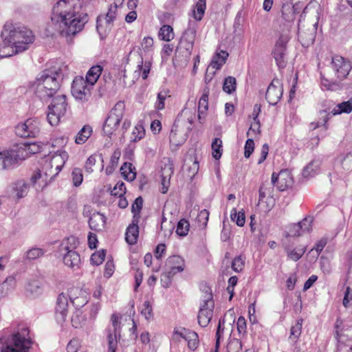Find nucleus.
Returning <instances> with one entry per match:
<instances>
[{"instance_id":"nucleus-1","label":"nucleus","mask_w":352,"mask_h":352,"mask_svg":"<svg viewBox=\"0 0 352 352\" xmlns=\"http://www.w3.org/2000/svg\"><path fill=\"white\" fill-rule=\"evenodd\" d=\"M81 6L80 0H59L52 9L49 34L67 38L81 31L89 20L87 13L80 12Z\"/></svg>"},{"instance_id":"nucleus-2","label":"nucleus","mask_w":352,"mask_h":352,"mask_svg":"<svg viewBox=\"0 0 352 352\" xmlns=\"http://www.w3.org/2000/svg\"><path fill=\"white\" fill-rule=\"evenodd\" d=\"M4 45H7L12 54L21 53L29 48L34 41L32 31L25 26L7 22L1 32Z\"/></svg>"},{"instance_id":"nucleus-3","label":"nucleus","mask_w":352,"mask_h":352,"mask_svg":"<svg viewBox=\"0 0 352 352\" xmlns=\"http://www.w3.org/2000/svg\"><path fill=\"white\" fill-rule=\"evenodd\" d=\"M61 80V74L58 70L45 69L38 74L32 87L41 100H48L59 90Z\"/></svg>"},{"instance_id":"nucleus-4","label":"nucleus","mask_w":352,"mask_h":352,"mask_svg":"<svg viewBox=\"0 0 352 352\" xmlns=\"http://www.w3.org/2000/svg\"><path fill=\"white\" fill-rule=\"evenodd\" d=\"M330 67L333 76L330 79L322 78L321 85L328 90L337 91L342 88L341 82L349 75L352 69L351 62L339 55L332 57Z\"/></svg>"},{"instance_id":"nucleus-5","label":"nucleus","mask_w":352,"mask_h":352,"mask_svg":"<svg viewBox=\"0 0 352 352\" xmlns=\"http://www.w3.org/2000/svg\"><path fill=\"white\" fill-rule=\"evenodd\" d=\"M78 243L77 238L71 236L64 240L60 246V251L65 252L62 253L65 265L74 270L78 269L80 264V255L74 250Z\"/></svg>"},{"instance_id":"nucleus-6","label":"nucleus","mask_w":352,"mask_h":352,"mask_svg":"<svg viewBox=\"0 0 352 352\" xmlns=\"http://www.w3.org/2000/svg\"><path fill=\"white\" fill-rule=\"evenodd\" d=\"M125 104L119 101L109 111L103 125L104 133L110 137L118 128L124 114Z\"/></svg>"},{"instance_id":"nucleus-7","label":"nucleus","mask_w":352,"mask_h":352,"mask_svg":"<svg viewBox=\"0 0 352 352\" xmlns=\"http://www.w3.org/2000/svg\"><path fill=\"white\" fill-rule=\"evenodd\" d=\"M67 107L66 96L58 95L54 97L52 103L48 106L47 119L52 126H56L60 118L65 114Z\"/></svg>"},{"instance_id":"nucleus-8","label":"nucleus","mask_w":352,"mask_h":352,"mask_svg":"<svg viewBox=\"0 0 352 352\" xmlns=\"http://www.w3.org/2000/svg\"><path fill=\"white\" fill-rule=\"evenodd\" d=\"M28 329H24L22 333H16L8 340L6 346H2L1 352H28L31 346L32 341L25 337Z\"/></svg>"},{"instance_id":"nucleus-9","label":"nucleus","mask_w":352,"mask_h":352,"mask_svg":"<svg viewBox=\"0 0 352 352\" xmlns=\"http://www.w3.org/2000/svg\"><path fill=\"white\" fill-rule=\"evenodd\" d=\"M92 87L82 77H76L72 85V96L82 103L86 102L91 96Z\"/></svg>"},{"instance_id":"nucleus-10","label":"nucleus","mask_w":352,"mask_h":352,"mask_svg":"<svg viewBox=\"0 0 352 352\" xmlns=\"http://www.w3.org/2000/svg\"><path fill=\"white\" fill-rule=\"evenodd\" d=\"M53 153L54 155L52 156V162L46 163L43 168L46 170L45 174L49 175H56L68 159V154L65 151L58 149L53 151Z\"/></svg>"},{"instance_id":"nucleus-11","label":"nucleus","mask_w":352,"mask_h":352,"mask_svg":"<svg viewBox=\"0 0 352 352\" xmlns=\"http://www.w3.org/2000/svg\"><path fill=\"white\" fill-rule=\"evenodd\" d=\"M39 125V122L36 120L28 119L25 122L17 124L15 132L21 138L36 137L40 132Z\"/></svg>"},{"instance_id":"nucleus-12","label":"nucleus","mask_w":352,"mask_h":352,"mask_svg":"<svg viewBox=\"0 0 352 352\" xmlns=\"http://www.w3.org/2000/svg\"><path fill=\"white\" fill-rule=\"evenodd\" d=\"M289 37L287 35H280L275 43L274 50L272 52L273 56L276 62L278 67L283 68L286 65L285 56L287 43Z\"/></svg>"},{"instance_id":"nucleus-13","label":"nucleus","mask_w":352,"mask_h":352,"mask_svg":"<svg viewBox=\"0 0 352 352\" xmlns=\"http://www.w3.org/2000/svg\"><path fill=\"white\" fill-rule=\"evenodd\" d=\"M25 157L20 151H7L0 152V166L2 169H9L14 166L19 161L23 160Z\"/></svg>"},{"instance_id":"nucleus-14","label":"nucleus","mask_w":352,"mask_h":352,"mask_svg":"<svg viewBox=\"0 0 352 352\" xmlns=\"http://www.w3.org/2000/svg\"><path fill=\"white\" fill-rule=\"evenodd\" d=\"M283 89L280 80L277 78L272 80L265 93V98L270 105H276L283 96Z\"/></svg>"},{"instance_id":"nucleus-15","label":"nucleus","mask_w":352,"mask_h":352,"mask_svg":"<svg viewBox=\"0 0 352 352\" xmlns=\"http://www.w3.org/2000/svg\"><path fill=\"white\" fill-rule=\"evenodd\" d=\"M272 184L278 190L284 191L292 184V177L289 171L287 169L280 170L278 174L273 173L272 175Z\"/></svg>"},{"instance_id":"nucleus-16","label":"nucleus","mask_w":352,"mask_h":352,"mask_svg":"<svg viewBox=\"0 0 352 352\" xmlns=\"http://www.w3.org/2000/svg\"><path fill=\"white\" fill-rule=\"evenodd\" d=\"M189 122V126L187 127V130L185 133H181L179 126V123H174L170 135H169V139L170 142L175 145L179 146L182 144L187 138V133L191 129V125L192 124V118H188Z\"/></svg>"},{"instance_id":"nucleus-17","label":"nucleus","mask_w":352,"mask_h":352,"mask_svg":"<svg viewBox=\"0 0 352 352\" xmlns=\"http://www.w3.org/2000/svg\"><path fill=\"white\" fill-rule=\"evenodd\" d=\"M55 311L56 320L58 322H64L68 311V298L64 293L59 294L57 298Z\"/></svg>"},{"instance_id":"nucleus-18","label":"nucleus","mask_w":352,"mask_h":352,"mask_svg":"<svg viewBox=\"0 0 352 352\" xmlns=\"http://www.w3.org/2000/svg\"><path fill=\"white\" fill-rule=\"evenodd\" d=\"M69 297L71 302L77 309L82 307L88 302L86 292L78 288H71L69 290Z\"/></svg>"},{"instance_id":"nucleus-19","label":"nucleus","mask_w":352,"mask_h":352,"mask_svg":"<svg viewBox=\"0 0 352 352\" xmlns=\"http://www.w3.org/2000/svg\"><path fill=\"white\" fill-rule=\"evenodd\" d=\"M166 266L170 273L176 274L178 272H182L184 270L185 261L182 257L178 255H173L169 256L166 263Z\"/></svg>"},{"instance_id":"nucleus-20","label":"nucleus","mask_w":352,"mask_h":352,"mask_svg":"<svg viewBox=\"0 0 352 352\" xmlns=\"http://www.w3.org/2000/svg\"><path fill=\"white\" fill-rule=\"evenodd\" d=\"M106 217L100 212H94L89 220V228L95 231L99 232L104 228Z\"/></svg>"},{"instance_id":"nucleus-21","label":"nucleus","mask_w":352,"mask_h":352,"mask_svg":"<svg viewBox=\"0 0 352 352\" xmlns=\"http://www.w3.org/2000/svg\"><path fill=\"white\" fill-rule=\"evenodd\" d=\"M138 223V219H133L132 223L129 225L126 229L125 239L130 245H133L137 242L139 236V228Z\"/></svg>"},{"instance_id":"nucleus-22","label":"nucleus","mask_w":352,"mask_h":352,"mask_svg":"<svg viewBox=\"0 0 352 352\" xmlns=\"http://www.w3.org/2000/svg\"><path fill=\"white\" fill-rule=\"evenodd\" d=\"M197 23L195 21H190L188 22V28L184 32L180 41L195 43L197 36Z\"/></svg>"},{"instance_id":"nucleus-23","label":"nucleus","mask_w":352,"mask_h":352,"mask_svg":"<svg viewBox=\"0 0 352 352\" xmlns=\"http://www.w3.org/2000/svg\"><path fill=\"white\" fill-rule=\"evenodd\" d=\"M118 6L116 4L111 5L109 10L104 17L98 16L97 19L96 28L100 32V28L102 25V22L104 20L105 23L109 25L115 20L117 15Z\"/></svg>"},{"instance_id":"nucleus-24","label":"nucleus","mask_w":352,"mask_h":352,"mask_svg":"<svg viewBox=\"0 0 352 352\" xmlns=\"http://www.w3.org/2000/svg\"><path fill=\"white\" fill-rule=\"evenodd\" d=\"M151 68V60H146L143 61V58H141V61L137 65L136 69L134 71V76L137 78L142 76V79L146 80L150 72Z\"/></svg>"},{"instance_id":"nucleus-25","label":"nucleus","mask_w":352,"mask_h":352,"mask_svg":"<svg viewBox=\"0 0 352 352\" xmlns=\"http://www.w3.org/2000/svg\"><path fill=\"white\" fill-rule=\"evenodd\" d=\"M229 54L226 51L217 52L212 57L210 67L215 69H219L225 63Z\"/></svg>"},{"instance_id":"nucleus-26","label":"nucleus","mask_w":352,"mask_h":352,"mask_svg":"<svg viewBox=\"0 0 352 352\" xmlns=\"http://www.w3.org/2000/svg\"><path fill=\"white\" fill-rule=\"evenodd\" d=\"M102 72V67L100 65L91 67L87 73L85 81L93 87L100 76Z\"/></svg>"},{"instance_id":"nucleus-27","label":"nucleus","mask_w":352,"mask_h":352,"mask_svg":"<svg viewBox=\"0 0 352 352\" xmlns=\"http://www.w3.org/2000/svg\"><path fill=\"white\" fill-rule=\"evenodd\" d=\"M214 302L210 288L206 287L202 300L200 302V307L206 311H213Z\"/></svg>"},{"instance_id":"nucleus-28","label":"nucleus","mask_w":352,"mask_h":352,"mask_svg":"<svg viewBox=\"0 0 352 352\" xmlns=\"http://www.w3.org/2000/svg\"><path fill=\"white\" fill-rule=\"evenodd\" d=\"M315 28H313L307 33L301 31L300 28H298V38L300 41L303 47H309L310 45L313 44L315 41Z\"/></svg>"},{"instance_id":"nucleus-29","label":"nucleus","mask_w":352,"mask_h":352,"mask_svg":"<svg viewBox=\"0 0 352 352\" xmlns=\"http://www.w3.org/2000/svg\"><path fill=\"white\" fill-rule=\"evenodd\" d=\"M210 94V89L208 87H206L204 89L203 94L199 99L198 104V117L199 119H201V116L202 114H204L208 109V97Z\"/></svg>"},{"instance_id":"nucleus-30","label":"nucleus","mask_w":352,"mask_h":352,"mask_svg":"<svg viewBox=\"0 0 352 352\" xmlns=\"http://www.w3.org/2000/svg\"><path fill=\"white\" fill-rule=\"evenodd\" d=\"M120 173L125 179L130 182L133 181L136 177L135 168L129 162H124L122 165Z\"/></svg>"},{"instance_id":"nucleus-31","label":"nucleus","mask_w":352,"mask_h":352,"mask_svg":"<svg viewBox=\"0 0 352 352\" xmlns=\"http://www.w3.org/2000/svg\"><path fill=\"white\" fill-rule=\"evenodd\" d=\"M182 330L185 331L184 340L187 341L188 348L192 351L195 350L199 342L197 333L185 328H183Z\"/></svg>"},{"instance_id":"nucleus-32","label":"nucleus","mask_w":352,"mask_h":352,"mask_svg":"<svg viewBox=\"0 0 352 352\" xmlns=\"http://www.w3.org/2000/svg\"><path fill=\"white\" fill-rule=\"evenodd\" d=\"M320 164L321 163L318 160L311 161L309 164L304 168L302 173V176L305 178L315 176L318 172Z\"/></svg>"},{"instance_id":"nucleus-33","label":"nucleus","mask_w":352,"mask_h":352,"mask_svg":"<svg viewBox=\"0 0 352 352\" xmlns=\"http://www.w3.org/2000/svg\"><path fill=\"white\" fill-rule=\"evenodd\" d=\"M185 166H188V175L194 177L199 171V164L197 158L190 155L185 161Z\"/></svg>"},{"instance_id":"nucleus-34","label":"nucleus","mask_w":352,"mask_h":352,"mask_svg":"<svg viewBox=\"0 0 352 352\" xmlns=\"http://www.w3.org/2000/svg\"><path fill=\"white\" fill-rule=\"evenodd\" d=\"M213 316V311H206L203 308H199L197 320L201 327H206L210 323Z\"/></svg>"},{"instance_id":"nucleus-35","label":"nucleus","mask_w":352,"mask_h":352,"mask_svg":"<svg viewBox=\"0 0 352 352\" xmlns=\"http://www.w3.org/2000/svg\"><path fill=\"white\" fill-rule=\"evenodd\" d=\"M12 190L18 198H22L28 194V184L23 180H19L12 184Z\"/></svg>"},{"instance_id":"nucleus-36","label":"nucleus","mask_w":352,"mask_h":352,"mask_svg":"<svg viewBox=\"0 0 352 352\" xmlns=\"http://www.w3.org/2000/svg\"><path fill=\"white\" fill-rule=\"evenodd\" d=\"M92 133V128L89 125H85L78 133L75 142L78 144H84Z\"/></svg>"},{"instance_id":"nucleus-37","label":"nucleus","mask_w":352,"mask_h":352,"mask_svg":"<svg viewBox=\"0 0 352 352\" xmlns=\"http://www.w3.org/2000/svg\"><path fill=\"white\" fill-rule=\"evenodd\" d=\"M302 319H298L296 324L291 327L289 340L292 341L294 343L297 342L298 339L302 333Z\"/></svg>"},{"instance_id":"nucleus-38","label":"nucleus","mask_w":352,"mask_h":352,"mask_svg":"<svg viewBox=\"0 0 352 352\" xmlns=\"http://www.w3.org/2000/svg\"><path fill=\"white\" fill-rule=\"evenodd\" d=\"M225 324H226L225 318H220L219 321L217 329L216 331V335H215L216 343H215V349H214V352H218V351H219L220 341L221 339L223 338L224 331L226 329Z\"/></svg>"},{"instance_id":"nucleus-39","label":"nucleus","mask_w":352,"mask_h":352,"mask_svg":"<svg viewBox=\"0 0 352 352\" xmlns=\"http://www.w3.org/2000/svg\"><path fill=\"white\" fill-rule=\"evenodd\" d=\"M158 36L161 40L165 41H171L172 39H173L175 36L173 28L168 25H162V28L160 29Z\"/></svg>"},{"instance_id":"nucleus-40","label":"nucleus","mask_w":352,"mask_h":352,"mask_svg":"<svg viewBox=\"0 0 352 352\" xmlns=\"http://www.w3.org/2000/svg\"><path fill=\"white\" fill-rule=\"evenodd\" d=\"M206 8V0H199L193 10V17L196 21H201L204 16Z\"/></svg>"},{"instance_id":"nucleus-41","label":"nucleus","mask_w":352,"mask_h":352,"mask_svg":"<svg viewBox=\"0 0 352 352\" xmlns=\"http://www.w3.org/2000/svg\"><path fill=\"white\" fill-rule=\"evenodd\" d=\"M121 153L119 150H116L111 156L109 165L106 167L105 172L107 175L111 174L117 167L120 157Z\"/></svg>"},{"instance_id":"nucleus-42","label":"nucleus","mask_w":352,"mask_h":352,"mask_svg":"<svg viewBox=\"0 0 352 352\" xmlns=\"http://www.w3.org/2000/svg\"><path fill=\"white\" fill-rule=\"evenodd\" d=\"M45 252L46 251L44 249L32 248L25 252V258L29 261H33L42 257Z\"/></svg>"},{"instance_id":"nucleus-43","label":"nucleus","mask_w":352,"mask_h":352,"mask_svg":"<svg viewBox=\"0 0 352 352\" xmlns=\"http://www.w3.org/2000/svg\"><path fill=\"white\" fill-rule=\"evenodd\" d=\"M352 111V98L348 101L343 102L336 107L332 113L333 115L340 114L342 113H350Z\"/></svg>"},{"instance_id":"nucleus-44","label":"nucleus","mask_w":352,"mask_h":352,"mask_svg":"<svg viewBox=\"0 0 352 352\" xmlns=\"http://www.w3.org/2000/svg\"><path fill=\"white\" fill-rule=\"evenodd\" d=\"M236 88V80L234 77L228 76L225 78L223 85V90L227 94H232L235 91Z\"/></svg>"},{"instance_id":"nucleus-45","label":"nucleus","mask_w":352,"mask_h":352,"mask_svg":"<svg viewBox=\"0 0 352 352\" xmlns=\"http://www.w3.org/2000/svg\"><path fill=\"white\" fill-rule=\"evenodd\" d=\"M230 219L235 221L238 226L242 227L245 224V216L243 212H237L236 208H233L230 212Z\"/></svg>"},{"instance_id":"nucleus-46","label":"nucleus","mask_w":352,"mask_h":352,"mask_svg":"<svg viewBox=\"0 0 352 352\" xmlns=\"http://www.w3.org/2000/svg\"><path fill=\"white\" fill-rule=\"evenodd\" d=\"M329 113H327L326 110H323L320 111V120L317 121L316 122H311V127L312 129H316V128H318L321 126H324L325 129H327V126H326L327 122H328L329 119Z\"/></svg>"},{"instance_id":"nucleus-47","label":"nucleus","mask_w":352,"mask_h":352,"mask_svg":"<svg viewBox=\"0 0 352 352\" xmlns=\"http://www.w3.org/2000/svg\"><path fill=\"white\" fill-rule=\"evenodd\" d=\"M222 141L219 138H215L212 142V156L219 160L222 155Z\"/></svg>"},{"instance_id":"nucleus-48","label":"nucleus","mask_w":352,"mask_h":352,"mask_svg":"<svg viewBox=\"0 0 352 352\" xmlns=\"http://www.w3.org/2000/svg\"><path fill=\"white\" fill-rule=\"evenodd\" d=\"M312 221L313 219L311 217H305L302 219V221L298 223L297 224H294V228L301 229L303 234L305 232H309L311 230Z\"/></svg>"},{"instance_id":"nucleus-49","label":"nucleus","mask_w":352,"mask_h":352,"mask_svg":"<svg viewBox=\"0 0 352 352\" xmlns=\"http://www.w3.org/2000/svg\"><path fill=\"white\" fill-rule=\"evenodd\" d=\"M189 228L190 224L188 221L185 219H182L177 223L176 233L181 236H186L188 233Z\"/></svg>"},{"instance_id":"nucleus-50","label":"nucleus","mask_w":352,"mask_h":352,"mask_svg":"<svg viewBox=\"0 0 352 352\" xmlns=\"http://www.w3.org/2000/svg\"><path fill=\"white\" fill-rule=\"evenodd\" d=\"M226 349L227 352H241L242 344L239 339L230 338Z\"/></svg>"},{"instance_id":"nucleus-51","label":"nucleus","mask_w":352,"mask_h":352,"mask_svg":"<svg viewBox=\"0 0 352 352\" xmlns=\"http://www.w3.org/2000/svg\"><path fill=\"white\" fill-rule=\"evenodd\" d=\"M168 91L162 90L157 94V101L155 102V109L157 110H162L164 109V101L167 97H169Z\"/></svg>"},{"instance_id":"nucleus-52","label":"nucleus","mask_w":352,"mask_h":352,"mask_svg":"<svg viewBox=\"0 0 352 352\" xmlns=\"http://www.w3.org/2000/svg\"><path fill=\"white\" fill-rule=\"evenodd\" d=\"M142 198L141 197H137L131 207V211L133 213V219H138L140 218V212L142 208Z\"/></svg>"},{"instance_id":"nucleus-53","label":"nucleus","mask_w":352,"mask_h":352,"mask_svg":"<svg viewBox=\"0 0 352 352\" xmlns=\"http://www.w3.org/2000/svg\"><path fill=\"white\" fill-rule=\"evenodd\" d=\"M105 256L106 250H100L91 255V262L94 265H99L104 261Z\"/></svg>"},{"instance_id":"nucleus-54","label":"nucleus","mask_w":352,"mask_h":352,"mask_svg":"<svg viewBox=\"0 0 352 352\" xmlns=\"http://www.w3.org/2000/svg\"><path fill=\"white\" fill-rule=\"evenodd\" d=\"M306 251V248H295L287 252V256L293 261L299 260Z\"/></svg>"},{"instance_id":"nucleus-55","label":"nucleus","mask_w":352,"mask_h":352,"mask_svg":"<svg viewBox=\"0 0 352 352\" xmlns=\"http://www.w3.org/2000/svg\"><path fill=\"white\" fill-rule=\"evenodd\" d=\"M209 219L208 210L204 209L199 212L197 217V221L200 227L205 228Z\"/></svg>"},{"instance_id":"nucleus-56","label":"nucleus","mask_w":352,"mask_h":352,"mask_svg":"<svg viewBox=\"0 0 352 352\" xmlns=\"http://www.w3.org/2000/svg\"><path fill=\"white\" fill-rule=\"evenodd\" d=\"M245 266V258L242 256H236L232 263V268L235 272H241Z\"/></svg>"},{"instance_id":"nucleus-57","label":"nucleus","mask_w":352,"mask_h":352,"mask_svg":"<svg viewBox=\"0 0 352 352\" xmlns=\"http://www.w3.org/2000/svg\"><path fill=\"white\" fill-rule=\"evenodd\" d=\"M144 134H145V130L144 129V126H142V124H138L135 126V128L133 131V133H132L133 141L137 142L138 140H140L144 136Z\"/></svg>"},{"instance_id":"nucleus-58","label":"nucleus","mask_w":352,"mask_h":352,"mask_svg":"<svg viewBox=\"0 0 352 352\" xmlns=\"http://www.w3.org/2000/svg\"><path fill=\"white\" fill-rule=\"evenodd\" d=\"M72 177L74 186H80L83 179L82 170L79 168H74L72 173Z\"/></svg>"},{"instance_id":"nucleus-59","label":"nucleus","mask_w":352,"mask_h":352,"mask_svg":"<svg viewBox=\"0 0 352 352\" xmlns=\"http://www.w3.org/2000/svg\"><path fill=\"white\" fill-rule=\"evenodd\" d=\"M27 290L34 296H38L42 293V288L37 281L29 283Z\"/></svg>"},{"instance_id":"nucleus-60","label":"nucleus","mask_w":352,"mask_h":352,"mask_svg":"<svg viewBox=\"0 0 352 352\" xmlns=\"http://www.w3.org/2000/svg\"><path fill=\"white\" fill-rule=\"evenodd\" d=\"M126 192L125 184L124 182H118L114 188L111 191V195L113 196L121 197Z\"/></svg>"},{"instance_id":"nucleus-61","label":"nucleus","mask_w":352,"mask_h":352,"mask_svg":"<svg viewBox=\"0 0 352 352\" xmlns=\"http://www.w3.org/2000/svg\"><path fill=\"white\" fill-rule=\"evenodd\" d=\"M141 314L147 320L153 317V309L148 300H146L143 303V308L142 309Z\"/></svg>"},{"instance_id":"nucleus-62","label":"nucleus","mask_w":352,"mask_h":352,"mask_svg":"<svg viewBox=\"0 0 352 352\" xmlns=\"http://www.w3.org/2000/svg\"><path fill=\"white\" fill-rule=\"evenodd\" d=\"M85 320V318L79 311H76L72 317V324L75 328H78L81 326L82 322Z\"/></svg>"},{"instance_id":"nucleus-63","label":"nucleus","mask_w":352,"mask_h":352,"mask_svg":"<svg viewBox=\"0 0 352 352\" xmlns=\"http://www.w3.org/2000/svg\"><path fill=\"white\" fill-rule=\"evenodd\" d=\"M153 39L150 37H144L141 43L142 50L145 52H150L153 51Z\"/></svg>"},{"instance_id":"nucleus-64","label":"nucleus","mask_w":352,"mask_h":352,"mask_svg":"<svg viewBox=\"0 0 352 352\" xmlns=\"http://www.w3.org/2000/svg\"><path fill=\"white\" fill-rule=\"evenodd\" d=\"M244 156L246 158L250 157L254 150V142L252 139L249 138L246 140L244 147Z\"/></svg>"}]
</instances>
